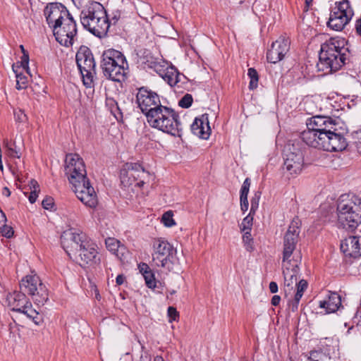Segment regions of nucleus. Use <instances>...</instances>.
Segmentation results:
<instances>
[{
	"label": "nucleus",
	"instance_id": "f257e3e1",
	"mask_svg": "<svg viewBox=\"0 0 361 361\" xmlns=\"http://www.w3.org/2000/svg\"><path fill=\"white\" fill-rule=\"evenodd\" d=\"M307 128L301 133V139L310 147L327 152H341L348 146L336 119L314 116L307 120Z\"/></svg>",
	"mask_w": 361,
	"mask_h": 361
},
{
	"label": "nucleus",
	"instance_id": "f03ea898",
	"mask_svg": "<svg viewBox=\"0 0 361 361\" xmlns=\"http://www.w3.org/2000/svg\"><path fill=\"white\" fill-rule=\"evenodd\" d=\"M61 241L69 257L81 267L100 263L98 247L85 233L70 229L63 233Z\"/></svg>",
	"mask_w": 361,
	"mask_h": 361
},
{
	"label": "nucleus",
	"instance_id": "7ed1b4c3",
	"mask_svg": "<svg viewBox=\"0 0 361 361\" xmlns=\"http://www.w3.org/2000/svg\"><path fill=\"white\" fill-rule=\"evenodd\" d=\"M65 172L77 197L85 206L95 208L98 204L97 195L87 178L84 161L78 154L66 156Z\"/></svg>",
	"mask_w": 361,
	"mask_h": 361
},
{
	"label": "nucleus",
	"instance_id": "20e7f679",
	"mask_svg": "<svg viewBox=\"0 0 361 361\" xmlns=\"http://www.w3.org/2000/svg\"><path fill=\"white\" fill-rule=\"evenodd\" d=\"M348 51L344 39L331 38L321 45L319 70L325 73L337 71L345 63Z\"/></svg>",
	"mask_w": 361,
	"mask_h": 361
},
{
	"label": "nucleus",
	"instance_id": "39448f33",
	"mask_svg": "<svg viewBox=\"0 0 361 361\" xmlns=\"http://www.w3.org/2000/svg\"><path fill=\"white\" fill-rule=\"evenodd\" d=\"M80 22L83 27L99 38L105 36L110 26L106 12L99 2H92L82 10Z\"/></svg>",
	"mask_w": 361,
	"mask_h": 361
},
{
	"label": "nucleus",
	"instance_id": "423d86ee",
	"mask_svg": "<svg viewBox=\"0 0 361 361\" xmlns=\"http://www.w3.org/2000/svg\"><path fill=\"white\" fill-rule=\"evenodd\" d=\"M337 216L344 228L355 229L361 223V199L355 195H342L337 204Z\"/></svg>",
	"mask_w": 361,
	"mask_h": 361
},
{
	"label": "nucleus",
	"instance_id": "0eeeda50",
	"mask_svg": "<svg viewBox=\"0 0 361 361\" xmlns=\"http://www.w3.org/2000/svg\"><path fill=\"white\" fill-rule=\"evenodd\" d=\"M101 67L104 75L115 82L124 81L128 73V63L125 56L114 49L103 52Z\"/></svg>",
	"mask_w": 361,
	"mask_h": 361
},
{
	"label": "nucleus",
	"instance_id": "6e6552de",
	"mask_svg": "<svg viewBox=\"0 0 361 361\" xmlns=\"http://www.w3.org/2000/svg\"><path fill=\"white\" fill-rule=\"evenodd\" d=\"M178 117L173 109L161 105L151 111L146 118L151 127L173 136H179L181 128Z\"/></svg>",
	"mask_w": 361,
	"mask_h": 361
},
{
	"label": "nucleus",
	"instance_id": "1a4fd4ad",
	"mask_svg": "<svg viewBox=\"0 0 361 361\" xmlns=\"http://www.w3.org/2000/svg\"><path fill=\"white\" fill-rule=\"evenodd\" d=\"M20 290L30 295L37 305H44L49 299L47 288L37 274L23 278L20 282Z\"/></svg>",
	"mask_w": 361,
	"mask_h": 361
},
{
	"label": "nucleus",
	"instance_id": "9d476101",
	"mask_svg": "<svg viewBox=\"0 0 361 361\" xmlns=\"http://www.w3.org/2000/svg\"><path fill=\"white\" fill-rule=\"evenodd\" d=\"M354 11L348 0L336 1L332 7L327 26L335 31H341L349 23Z\"/></svg>",
	"mask_w": 361,
	"mask_h": 361
},
{
	"label": "nucleus",
	"instance_id": "9b49d317",
	"mask_svg": "<svg viewBox=\"0 0 361 361\" xmlns=\"http://www.w3.org/2000/svg\"><path fill=\"white\" fill-rule=\"evenodd\" d=\"M75 59L84 85L92 87L96 75V64L91 51L86 47H80L76 53Z\"/></svg>",
	"mask_w": 361,
	"mask_h": 361
},
{
	"label": "nucleus",
	"instance_id": "f8f14e48",
	"mask_svg": "<svg viewBox=\"0 0 361 361\" xmlns=\"http://www.w3.org/2000/svg\"><path fill=\"white\" fill-rule=\"evenodd\" d=\"M56 25H53V33L56 40L63 46H72L77 35V26L73 16L65 18Z\"/></svg>",
	"mask_w": 361,
	"mask_h": 361
},
{
	"label": "nucleus",
	"instance_id": "ddd939ff",
	"mask_svg": "<svg viewBox=\"0 0 361 361\" xmlns=\"http://www.w3.org/2000/svg\"><path fill=\"white\" fill-rule=\"evenodd\" d=\"M152 262L156 267H169L176 252L173 247L164 238H156L152 243Z\"/></svg>",
	"mask_w": 361,
	"mask_h": 361
},
{
	"label": "nucleus",
	"instance_id": "4468645a",
	"mask_svg": "<svg viewBox=\"0 0 361 361\" xmlns=\"http://www.w3.org/2000/svg\"><path fill=\"white\" fill-rule=\"evenodd\" d=\"M301 222L298 218L293 219L283 236L282 260H290L299 241Z\"/></svg>",
	"mask_w": 361,
	"mask_h": 361
},
{
	"label": "nucleus",
	"instance_id": "2eb2a0df",
	"mask_svg": "<svg viewBox=\"0 0 361 361\" xmlns=\"http://www.w3.org/2000/svg\"><path fill=\"white\" fill-rule=\"evenodd\" d=\"M136 102L142 114L147 116L157 108L161 106L159 96L155 92L141 87L136 94Z\"/></svg>",
	"mask_w": 361,
	"mask_h": 361
},
{
	"label": "nucleus",
	"instance_id": "dca6fc26",
	"mask_svg": "<svg viewBox=\"0 0 361 361\" xmlns=\"http://www.w3.org/2000/svg\"><path fill=\"white\" fill-rule=\"evenodd\" d=\"M303 154L300 149L293 147L288 151H286L283 169L290 175L299 174L303 166Z\"/></svg>",
	"mask_w": 361,
	"mask_h": 361
},
{
	"label": "nucleus",
	"instance_id": "f3484780",
	"mask_svg": "<svg viewBox=\"0 0 361 361\" xmlns=\"http://www.w3.org/2000/svg\"><path fill=\"white\" fill-rule=\"evenodd\" d=\"M44 14L48 25L51 28L53 25H58L71 15L66 7L58 2L47 4L44 8Z\"/></svg>",
	"mask_w": 361,
	"mask_h": 361
},
{
	"label": "nucleus",
	"instance_id": "a211bd4d",
	"mask_svg": "<svg viewBox=\"0 0 361 361\" xmlns=\"http://www.w3.org/2000/svg\"><path fill=\"white\" fill-rule=\"evenodd\" d=\"M282 269L284 279L285 293H290L293 290L294 285L298 281V276L300 272V268L295 260H282Z\"/></svg>",
	"mask_w": 361,
	"mask_h": 361
},
{
	"label": "nucleus",
	"instance_id": "6ab92c4d",
	"mask_svg": "<svg viewBox=\"0 0 361 361\" xmlns=\"http://www.w3.org/2000/svg\"><path fill=\"white\" fill-rule=\"evenodd\" d=\"M290 40L284 36L279 37L271 46L267 51V61L272 63H276L281 61L290 49Z\"/></svg>",
	"mask_w": 361,
	"mask_h": 361
},
{
	"label": "nucleus",
	"instance_id": "aec40b11",
	"mask_svg": "<svg viewBox=\"0 0 361 361\" xmlns=\"http://www.w3.org/2000/svg\"><path fill=\"white\" fill-rule=\"evenodd\" d=\"M341 250L346 259L361 257V236L350 235L341 240Z\"/></svg>",
	"mask_w": 361,
	"mask_h": 361
},
{
	"label": "nucleus",
	"instance_id": "412c9836",
	"mask_svg": "<svg viewBox=\"0 0 361 361\" xmlns=\"http://www.w3.org/2000/svg\"><path fill=\"white\" fill-rule=\"evenodd\" d=\"M191 130L197 137L208 139L211 133L208 114H204L200 117L195 118L191 125Z\"/></svg>",
	"mask_w": 361,
	"mask_h": 361
},
{
	"label": "nucleus",
	"instance_id": "4be33fe9",
	"mask_svg": "<svg viewBox=\"0 0 361 361\" xmlns=\"http://www.w3.org/2000/svg\"><path fill=\"white\" fill-rule=\"evenodd\" d=\"M29 299L23 291H14L6 296V302L12 311L20 312L28 304Z\"/></svg>",
	"mask_w": 361,
	"mask_h": 361
},
{
	"label": "nucleus",
	"instance_id": "5701e85b",
	"mask_svg": "<svg viewBox=\"0 0 361 361\" xmlns=\"http://www.w3.org/2000/svg\"><path fill=\"white\" fill-rule=\"evenodd\" d=\"M341 306V298L336 292L329 291L327 298L319 302V307L325 309L326 313H334Z\"/></svg>",
	"mask_w": 361,
	"mask_h": 361
},
{
	"label": "nucleus",
	"instance_id": "b1692460",
	"mask_svg": "<svg viewBox=\"0 0 361 361\" xmlns=\"http://www.w3.org/2000/svg\"><path fill=\"white\" fill-rule=\"evenodd\" d=\"M297 291L294 295L293 300L288 303L289 308L292 312H295L298 309L299 302L303 295L305 290L307 288L308 283L306 280L301 279L298 283L295 284Z\"/></svg>",
	"mask_w": 361,
	"mask_h": 361
},
{
	"label": "nucleus",
	"instance_id": "393cba45",
	"mask_svg": "<svg viewBox=\"0 0 361 361\" xmlns=\"http://www.w3.org/2000/svg\"><path fill=\"white\" fill-rule=\"evenodd\" d=\"M127 176L133 177L135 179L140 178V180L137 182L135 185L141 187L145 183V179L149 176V173L139 164H135L132 166L131 169L126 172Z\"/></svg>",
	"mask_w": 361,
	"mask_h": 361
},
{
	"label": "nucleus",
	"instance_id": "a878e982",
	"mask_svg": "<svg viewBox=\"0 0 361 361\" xmlns=\"http://www.w3.org/2000/svg\"><path fill=\"white\" fill-rule=\"evenodd\" d=\"M105 244L108 250L115 255L118 258L122 259L125 247L121 245L119 240L114 238H108L105 240Z\"/></svg>",
	"mask_w": 361,
	"mask_h": 361
},
{
	"label": "nucleus",
	"instance_id": "bb28decb",
	"mask_svg": "<svg viewBox=\"0 0 361 361\" xmlns=\"http://www.w3.org/2000/svg\"><path fill=\"white\" fill-rule=\"evenodd\" d=\"M12 70L16 78V88L18 90L25 89L28 83L27 76L22 72V70H20V67L18 63L13 64Z\"/></svg>",
	"mask_w": 361,
	"mask_h": 361
},
{
	"label": "nucleus",
	"instance_id": "cd10ccee",
	"mask_svg": "<svg viewBox=\"0 0 361 361\" xmlns=\"http://www.w3.org/2000/svg\"><path fill=\"white\" fill-rule=\"evenodd\" d=\"M180 74L175 67L169 66L162 77L169 85L174 86L180 81Z\"/></svg>",
	"mask_w": 361,
	"mask_h": 361
},
{
	"label": "nucleus",
	"instance_id": "c85d7f7f",
	"mask_svg": "<svg viewBox=\"0 0 361 361\" xmlns=\"http://www.w3.org/2000/svg\"><path fill=\"white\" fill-rule=\"evenodd\" d=\"M23 310L20 312L25 314L28 318L31 319L36 324H39L38 321V312H37L35 309L32 308V303L29 301L28 304L23 307Z\"/></svg>",
	"mask_w": 361,
	"mask_h": 361
},
{
	"label": "nucleus",
	"instance_id": "c756f323",
	"mask_svg": "<svg viewBox=\"0 0 361 361\" xmlns=\"http://www.w3.org/2000/svg\"><path fill=\"white\" fill-rule=\"evenodd\" d=\"M30 194L28 197L29 201L30 203H35L37 200V198L38 197V193L39 192V185L38 183L34 180L32 179L30 182Z\"/></svg>",
	"mask_w": 361,
	"mask_h": 361
},
{
	"label": "nucleus",
	"instance_id": "7c9ffc66",
	"mask_svg": "<svg viewBox=\"0 0 361 361\" xmlns=\"http://www.w3.org/2000/svg\"><path fill=\"white\" fill-rule=\"evenodd\" d=\"M247 75L250 79L249 88L250 90L257 88L259 79L257 71L253 68H250L247 71Z\"/></svg>",
	"mask_w": 361,
	"mask_h": 361
},
{
	"label": "nucleus",
	"instance_id": "2f4dec72",
	"mask_svg": "<svg viewBox=\"0 0 361 361\" xmlns=\"http://www.w3.org/2000/svg\"><path fill=\"white\" fill-rule=\"evenodd\" d=\"M5 146L6 147L7 154L9 157H11L12 158H18V159L20 158L21 153H20V150L17 149L16 144L14 142L10 144L7 141L5 143Z\"/></svg>",
	"mask_w": 361,
	"mask_h": 361
},
{
	"label": "nucleus",
	"instance_id": "473e14b6",
	"mask_svg": "<svg viewBox=\"0 0 361 361\" xmlns=\"http://www.w3.org/2000/svg\"><path fill=\"white\" fill-rule=\"evenodd\" d=\"M106 105L109 109L111 113L117 117V114H121V110L118 106L117 102L112 98H107L106 99Z\"/></svg>",
	"mask_w": 361,
	"mask_h": 361
},
{
	"label": "nucleus",
	"instance_id": "72a5a7b5",
	"mask_svg": "<svg viewBox=\"0 0 361 361\" xmlns=\"http://www.w3.org/2000/svg\"><path fill=\"white\" fill-rule=\"evenodd\" d=\"M252 221L253 217L252 216L251 214L250 213L247 216H245L240 225V228L241 231H250L252 226Z\"/></svg>",
	"mask_w": 361,
	"mask_h": 361
},
{
	"label": "nucleus",
	"instance_id": "f704fd0d",
	"mask_svg": "<svg viewBox=\"0 0 361 361\" xmlns=\"http://www.w3.org/2000/svg\"><path fill=\"white\" fill-rule=\"evenodd\" d=\"M145 281V284L149 288L154 289L157 286V281L154 276V274L152 270L147 273V274L143 275Z\"/></svg>",
	"mask_w": 361,
	"mask_h": 361
},
{
	"label": "nucleus",
	"instance_id": "c9c22d12",
	"mask_svg": "<svg viewBox=\"0 0 361 361\" xmlns=\"http://www.w3.org/2000/svg\"><path fill=\"white\" fill-rule=\"evenodd\" d=\"M327 356L322 351L319 350H312L310 353L308 360L310 361H325Z\"/></svg>",
	"mask_w": 361,
	"mask_h": 361
},
{
	"label": "nucleus",
	"instance_id": "e433bc0d",
	"mask_svg": "<svg viewBox=\"0 0 361 361\" xmlns=\"http://www.w3.org/2000/svg\"><path fill=\"white\" fill-rule=\"evenodd\" d=\"M243 232L245 233L243 236V242L245 244V249L248 252H252L253 250V246L250 231H246Z\"/></svg>",
	"mask_w": 361,
	"mask_h": 361
},
{
	"label": "nucleus",
	"instance_id": "4c0bfd02",
	"mask_svg": "<svg viewBox=\"0 0 361 361\" xmlns=\"http://www.w3.org/2000/svg\"><path fill=\"white\" fill-rule=\"evenodd\" d=\"M161 222L166 227H171L176 224L173 219V213L171 211L165 212L161 217Z\"/></svg>",
	"mask_w": 361,
	"mask_h": 361
},
{
	"label": "nucleus",
	"instance_id": "58836bf2",
	"mask_svg": "<svg viewBox=\"0 0 361 361\" xmlns=\"http://www.w3.org/2000/svg\"><path fill=\"white\" fill-rule=\"evenodd\" d=\"M192 97L190 94L184 95L178 102V105L182 108H189L192 104Z\"/></svg>",
	"mask_w": 361,
	"mask_h": 361
},
{
	"label": "nucleus",
	"instance_id": "ea45409f",
	"mask_svg": "<svg viewBox=\"0 0 361 361\" xmlns=\"http://www.w3.org/2000/svg\"><path fill=\"white\" fill-rule=\"evenodd\" d=\"M17 63L20 67V70L25 71L27 73H28L29 55L27 52H24L21 57V61Z\"/></svg>",
	"mask_w": 361,
	"mask_h": 361
},
{
	"label": "nucleus",
	"instance_id": "a19ab883",
	"mask_svg": "<svg viewBox=\"0 0 361 361\" xmlns=\"http://www.w3.org/2000/svg\"><path fill=\"white\" fill-rule=\"evenodd\" d=\"M250 187V180L249 178H247L244 180L243 185L241 187L240 197L247 198V195L249 192Z\"/></svg>",
	"mask_w": 361,
	"mask_h": 361
},
{
	"label": "nucleus",
	"instance_id": "79ce46f5",
	"mask_svg": "<svg viewBox=\"0 0 361 361\" xmlns=\"http://www.w3.org/2000/svg\"><path fill=\"white\" fill-rule=\"evenodd\" d=\"M1 233L4 237L10 238L13 235L14 231L11 226L4 224H2V226L1 227Z\"/></svg>",
	"mask_w": 361,
	"mask_h": 361
},
{
	"label": "nucleus",
	"instance_id": "37998d69",
	"mask_svg": "<svg viewBox=\"0 0 361 361\" xmlns=\"http://www.w3.org/2000/svg\"><path fill=\"white\" fill-rule=\"evenodd\" d=\"M167 314L169 317V322L177 320L179 317V314L176 309L173 307H169L167 310Z\"/></svg>",
	"mask_w": 361,
	"mask_h": 361
},
{
	"label": "nucleus",
	"instance_id": "c03bdc74",
	"mask_svg": "<svg viewBox=\"0 0 361 361\" xmlns=\"http://www.w3.org/2000/svg\"><path fill=\"white\" fill-rule=\"evenodd\" d=\"M259 195L255 194L253 197L251 199V208L250 213H255V211L257 209L259 206Z\"/></svg>",
	"mask_w": 361,
	"mask_h": 361
},
{
	"label": "nucleus",
	"instance_id": "a18cd8bd",
	"mask_svg": "<svg viewBox=\"0 0 361 361\" xmlns=\"http://www.w3.org/2000/svg\"><path fill=\"white\" fill-rule=\"evenodd\" d=\"M14 116L16 121L19 122H24L27 120V116L21 109H16L14 111Z\"/></svg>",
	"mask_w": 361,
	"mask_h": 361
},
{
	"label": "nucleus",
	"instance_id": "49530a36",
	"mask_svg": "<svg viewBox=\"0 0 361 361\" xmlns=\"http://www.w3.org/2000/svg\"><path fill=\"white\" fill-rule=\"evenodd\" d=\"M42 207L45 209H49L54 206V200L51 197H47L42 202Z\"/></svg>",
	"mask_w": 361,
	"mask_h": 361
},
{
	"label": "nucleus",
	"instance_id": "de8ad7c7",
	"mask_svg": "<svg viewBox=\"0 0 361 361\" xmlns=\"http://www.w3.org/2000/svg\"><path fill=\"white\" fill-rule=\"evenodd\" d=\"M138 269L142 276L147 274L148 272L152 271L149 265L144 262H142L138 264Z\"/></svg>",
	"mask_w": 361,
	"mask_h": 361
},
{
	"label": "nucleus",
	"instance_id": "09e8293b",
	"mask_svg": "<svg viewBox=\"0 0 361 361\" xmlns=\"http://www.w3.org/2000/svg\"><path fill=\"white\" fill-rule=\"evenodd\" d=\"M240 208L242 211L245 212L248 209V200L247 198L240 197Z\"/></svg>",
	"mask_w": 361,
	"mask_h": 361
},
{
	"label": "nucleus",
	"instance_id": "8fccbe9b",
	"mask_svg": "<svg viewBox=\"0 0 361 361\" xmlns=\"http://www.w3.org/2000/svg\"><path fill=\"white\" fill-rule=\"evenodd\" d=\"M357 135V140L355 142V146L357 149L361 153V131L356 132Z\"/></svg>",
	"mask_w": 361,
	"mask_h": 361
},
{
	"label": "nucleus",
	"instance_id": "3c124183",
	"mask_svg": "<svg viewBox=\"0 0 361 361\" xmlns=\"http://www.w3.org/2000/svg\"><path fill=\"white\" fill-rule=\"evenodd\" d=\"M269 290L271 293H275L278 291V285L276 282L274 281H271L270 283H269Z\"/></svg>",
	"mask_w": 361,
	"mask_h": 361
},
{
	"label": "nucleus",
	"instance_id": "603ef678",
	"mask_svg": "<svg viewBox=\"0 0 361 361\" xmlns=\"http://www.w3.org/2000/svg\"><path fill=\"white\" fill-rule=\"evenodd\" d=\"M281 301V297L279 295H275L271 298V305L274 306H277Z\"/></svg>",
	"mask_w": 361,
	"mask_h": 361
},
{
	"label": "nucleus",
	"instance_id": "864d4df0",
	"mask_svg": "<svg viewBox=\"0 0 361 361\" xmlns=\"http://www.w3.org/2000/svg\"><path fill=\"white\" fill-rule=\"evenodd\" d=\"M355 30L357 35L361 36V18L356 20Z\"/></svg>",
	"mask_w": 361,
	"mask_h": 361
},
{
	"label": "nucleus",
	"instance_id": "5fc2aeb1",
	"mask_svg": "<svg viewBox=\"0 0 361 361\" xmlns=\"http://www.w3.org/2000/svg\"><path fill=\"white\" fill-rule=\"evenodd\" d=\"M121 17V13L119 11H116L113 13V16L111 17V21H114V23H116Z\"/></svg>",
	"mask_w": 361,
	"mask_h": 361
},
{
	"label": "nucleus",
	"instance_id": "6e6d98bb",
	"mask_svg": "<svg viewBox=\"0 0 361 361\" xmlns=\"http://www.w3.org/2000/svg\"><path fill=\"white\" fill-rule=\"evenodd\" d=\"M125 276L122 274L118 275L116 278L117 285H122L124 283Z\"/></svg>",
	"mask_w": 361,
	"mask_h": 361
},
{
	"label": "nucleus",
	"instance_id": "4d7b16f0",
	"mask_svg": "<svg viewBox=\"0 0 361 361\" xmlns=\"http://www.w3.org/2000/svg\"><path fill=\"white\" fill-rule=\"evenodd\" d=\"M7 221L5 213L0 209V224H4Z\"/></svg>",
	"mask_w": 361,
	"mask_h": 361
},
{
	"label": "nucleus",
	"instance_id": "13d9d810",
	"mask_svg": "<svg viewBox=\"0 0 361 361\" xmlns=\"http://www.w3.org/2000/svg\"><path fill=\"white\" fill-rule=\"evenodd\" d=\"M313 0H305V5L304 8V11H307L309 8L312 6Z\"/></svg>",
	"mask_w": 361,
	"mask_h": 361
},
{
	"label": "nucleus",
	"instance_id": "bf43d9fd",
	"mask_svg": "<svg viewBox=\"0 0 361 361\" xmlns=\"http://www.w3.org/2000/svg\"><path fill=\"white\" fill-rule=\"evenodd\" d=\"M3 195L6 197H9L11 195V191L7 187H4L3 189Z\"/></svg>",
	"mask_w": 361,
	"mask_h": 361
},
{
	"label": "nucleus",
	"instance_id": "052dcab7",
	"mask_svg": "<svg viewBox=\"0 0 361 361\" xmlns=\"http://www.w3.org/2000/svg\"><path fill=\"white\" fill-rule=\"evenodd\" d=\"M154 361H164V360L161 356L157 355L154 358Z\"/></svg>",
	"mask_w": 361,
	"mask_h": 361
},
{
	"label": "nucleus",
	"instance_id": "680f3d73",
	"mask_svg": "<svg viewBox=\"0 0 361 361\" xmlns=\"http://www.w3.org/2000/svg\"><path fill=\"white\" fill-rule=\"evenodd\" d=\"M0 169L3 171L2 155H0Z\"/></svg>",
	"mask_w": 361,
	"mask_h": 361
},
{
	"label": "nucleus",
	"instance_id": "e2e57ef3",
	"mask_svg": "<svg viewBox=\"0 0 361 361\" xmlns=\"http://www.w3.org/2000/svg\"><path fill=\"white\" fill-rule=\"evenodd\" d=\"M20 49H21V51H22V52H23V54H24V52H27V51L25 50V48H24V47H23V45H20Z\"/></svg>",
	"mask_w": 361,
	"mask_h": 361
},
{
	"label": "nucleus",
	"instance_id": "0e129e2a",
	"mask_svg": "<svg viewBox=\"0 0 361 361\" xmlns=\"http://www.w3.org/2000/svg\"><path fill=\"white\" fill-rule=\"evenodd\" d=\"M145 359L147 361H150V358H149V357H147V356H146L145 358H144L143 357H141V360H142H142H144Z\"/></svg>",
	"mask_w": 361,
	"mask_h": 361
},
{
	"label": "nucleus",
	"instance_id": "69168bd1",
	"mask_svg": "<svg viewBox=\"0 0 361 361\" xmlns=\"http://www.w3.org/2000/svg\"><path fill=\"white\" fill-rule=\"evenodd\" d=\"M121 182L123 183L125 182V180H124V174H122L121 176Z\"/></svg>",
	"mask_w": 361,
	"mask_h": 361
}]
</instances>
